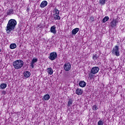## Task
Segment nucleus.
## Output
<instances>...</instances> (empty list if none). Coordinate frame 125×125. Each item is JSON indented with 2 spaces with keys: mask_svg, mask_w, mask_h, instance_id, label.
<instances>
[{
  "mask_svg": "<svg viewBox=\"0 0 125 125\" xmlns=\"http://www.w3.org/2000/svg\"><path fill=\"white\" fill-rule=\"evenodd\" d=\"M17 25V22L16 20L14 19H11L8 21V22L7 24L6 31L7 34H10L11 31H14L15 27Z\"/></svg>",
  "mask_w": 125,
  "mask_h": 125,
  "instance_id": "f257e3e1",
  "label": "nucleus"
},
{
  "mask_svg": "<svg viewBox=\"0 0 125 125\" xmlns=\"http://www.w3.org/2000/svg\"><path fill=\"white\" fill-rule=\"evenodd\" d=\"M24 62L21 60H18L14 61L13 63V66L16 70H19L23 67Z\"/></svg>",
  "mask_w": 125,
  "mask_h": 125,
  "instance_id": "f03ea898",
  "label": "nucleus"
},
{
  "mask_svg": "<svg viewBox=\"0 0 125 125\" xmlns=\"http://www.w3.org/2000/svg\"><path fill=\"white\" fill-rule=\"evenodd\" d=\"M111 52H112V55H115L117 57L120 56V48L119 47V46L115 45L113 47Z\"/></svg>",
  "mask_w": 125,
  "mask_h": 125,
  "instance_id": "7ed1b4c3",
  "label": "nucleus"
},
{
  "mask_svg": "<svg viewBox=\"0 0 125 125\" xmlns=\"http://www.w3.org/2000/svg\"><path fill=\"white\" fill-rule=\"evenodd\" d=\"M48 58L50 59V60H51V61L55 60L57 58V53H56V52H53L50 53Z\"/></svg>",
  "mask_w": 125,
  "mask_h": 125,
  "instance_id": "20e7f679",
  "label": "nucleus"
},
{
  "mask_svg": "<svg viewBox=\"0 0 125 125\" xmlns=\"http://www.w3.org/2000/svg\"><path fill=\"white\" fill-rule=\"evenodd\" d=\"M63 69L65 71H70L71 70V63L66 62L63 65Z\"/></svg>",
  "mask_w": 125,
  "mask_h": 125,
  "instance_id": "39448f33",
  "label": "nucleus"
},
{
  "mask_svg": "<svg viewBox=\"0 0 125 125\" xmlns=\"http://www.w3.org/2000/svg\"><path fill=\"white\" fill-rule=\"evenodd\" d=\"M99 71V67L97 66H95L92 67L91 70V73L93 75H95V74H97V73H98Z\"/></svg>",
  "mask_w": 125,
  "mask_h": 125,
  "instance_id": "423d86ee",
  "label": "nucleus"
},
{
  "mask_svg": "<svg viewBox=\"0 0 125 125\" xmlns=\"http://www.w3.org/2000/svg\"><path fill=\"white\" fill-rule=\"evenodd\" d=\"M118 23H119V21H117V19H114L110 23V26L112 27V28L116 27Z\"/></svg>",
  "mask_w": 125,
  "mask_h": 125,
  "instance_id": "0eeeda50",
  "label": "nucleus"
},
{
  "mask_svg": "<svg viewBox=\"0 0 125 125\" xmlns=\"http://www.w3.org/2000/svg\"><path fill=\"white\" fill-rule=\"evenodd\" d=\"M38 62V59L34 58L32 60L30 63V66L33 68H34L35 63H37Z\"/></svg>",
  "mask_w": 125,
  "mask_h": 125,
  "instance_id": "6e6552de",
  "label": "nucleus"
},
{
  "mask_svg": "<svg viewBox=\"0 0 125 125\" xmlns=\"http://www.w3.org/2000/svg\"><path fill=\"white\" fill-rule=\"evenodd\" d=\"M46 5H47V1L44 0L41 3L40 7H41V8H44Z\"/></svg>",
  "mask_w": 125,
  "mask_h": 125,
  "instance_id": "1a4fd4ad",
  "label": "nucleus"
},
{
  "mask_svg": "<svg viewBox=\"0 0 125 125\" xmlns=\"http://www.w3.org/2000/svg\"><path fill=\"white\" fill-rule=\"evenodd\" d=\"M83 90L82 89L78 88L76 90V94H77V95H82L83 94Z\"/></svg>",
  "mask_w": 125,
  "mask_h": 125,
  "instance_id": "9d476101",
  "label": "nucleus"
},
{
  "mask_svg": "<svg viewBox=\"0 0 125 125\" xmlns=\"http://www.w3.org/2000/svg\"><path fill=\"white\" fill-rule=\"evenodd\" d=\"M53 16L55 20H60L61 19V17L59 16V14H54Z\"/></svg>",
  "mask_w": 125,
  "mask_h": 125,
  "instance_id": "9b49d317",
  "label": "nucleus"
},
{
  "mask_svg": "<svg viewBox=\"0 0 125 125\" xmlns=\"http://www.w3.org/2000/svg\"><path fill=\"white\" fill-rule=\"evenodd\" d=\"M13 14H14V10L12 8L8 10L7 12V15H12Z\"/></svg>",
  "mask_w": 125,
  "mask_h": 125,
  "instance_id": "f8f14e48",
  "label": "nucleus"
},
{
  "mask_svg": "<svg viewBox=\"0 0 125 125\" xmlns=\"http://www.w3.org/2000/svg\"><path fill=\"white\" fill-rule=\"evenodd\" d=\"M50 32L53 34H56V27H55V25L51 27Z\"/></svg>",
  "mask_w": 125,
  "mask_h": 125,
  "instance_id": "ddd939ff",
  "label": "nucleus"
},
{
  "mask_svg": "<svg viewBox=\"0 0 125 125\" xmlns=\"http://www.w3.org/2000/svg\"><path fill=\"white\" fill-rule=\"evenodd\" d=\"M86 85V83L84 81H81L79 83V86L81 87H84Z\"/></svg>",
  "mask_w": 125,
  "mask_h": 125,
  "instance_id": "4468645a",
  "label": "nucleus"
},
{
  "mask_svg": "<svg viewBox=\"0 0 125 125\" xmlns=\"http://www.w3.org/2000/svg\"><path fill=\"white\" fill-rule=\"evenodd\" d=\"M50 98V96H49V95L47 94L43 96L42 98V100H43V101H44V100L45 101L49 100Z\"/></svg>",
  "mask_w": 125,
  "mask_h": 125,
  "instance_id": "2eb2a0df",
  "label": "nucleus"
},
{
  "mask_svg": "<svg viewBox=\"0 0 125 125\" xmlns=\"http://www.w3.org/2000/svg\"><path fill=\"white\" fill-rule=\"evenodd\" d=\"M80 31V28H76L72 30V35H76L78 32Z\"/></svg>",
  "mask_w": 125,
  "mask_h": 125,
  "instance_id": "dca6fc26",
  "label": "nucleus"
},
{
  "mask_svg": "<svg viewBox=\"0 0 125 125\" xmlns=\"http://www.w3.org/2000/svg\"><path fill=\"white\" fill-rule=\"evenodd\" d=\"M23 74L25 78H29L31 76V73L29 71H25Z\"/></svg>",
  "mask_w": 125,
  "mask_h": 125,
  "instance_id": "f3484780",
  "label": "nucleus"
},
{
  "mask_svg": "<svg viewBox=\"0 0 125 125\" xmlns=\"http://www.w3.org/2000/svg\"><path fill=\"white\" fill-rule=\"evenodd\" d=\"M47 73L49 75H52L53 74V69L51 67L48 68L47 69Z\"/></svg>",
  "mask_w": 125,
  "mask_h": 125,
  "instance_id": "a211bd4d",
  "label": "nucleus"
},
{
  "mask_svg": "<svg viewBox=\"0 0 125 125\" xmlns=\"http://www.w3.org/2000/svg\"><path fill=\"white\" fill-rule=\"evenodd\" d=\"M17 47V45L15 43H12L10 45V48L11 49H14Z\"/></svg>",
  "mask_w": 125,
  "mask_h": 125,
  "instance_id": "6ab92c4d",
  "label": "nucleus"
},
{
  "mask_svg": "<svg viewBox=\"0 0 125 125\" xmlns=\"http://www.w3.org/2000/svg\"><path fill=\"white\" fill-rule=\"evenodd\" d=\"M6 86H7V85L5 83H2L0 85V88H2V89H4L5 88H6Z\"/></svg>",
  "mask_w": 125,
  "mask_h": 125,
  "instance_id": "aec40b11",
  "label": "nucleus"
},
{
  "mask_svg": "<svg viewBox=\"0 0 125 125\" xmlns=\"http://www.w3.org/2000/svg\"><path fill=\"white\" fill-rule=\"evenodd\" d=\"M72 104H73V100L72 99H69V101L67 103V106L70 107Z\"/></svg>",
  "mask_w": 125,
  "mask_h": 125,
  "instance_id": "412c9836",
  "label": "nucleus"
},
{
  "mask_svg": "<svg viewBox=\"0 0 125 125\" xmlns=\"http://www.w3.org/2000/svg\"><path fill=\"white\" fill-rule=\"evenodd\" d=\"M109 20V17L105 16L102 20L103 23H105V22H107Z\"/></svg>",
  "mask_w": 125,
  "mask_h": 125,
  "instance_id": "4be33fe9",
  "label": "nucleus"
},
{
  "mask_svg": "<svg viewBox=\"0 0 125 125\" xmlns=\"http://www.w3.org/2000/svg\"><path fill=\"white\" fill-rule=\"evenodd\" d=\"M106 3V0H99V4L101 5H104Z\"/></svg>",
  "mask_w": 125,
  "mask_h": 125,
  "instance_id": "5701e85b",
  "label": "nucleus"
},
{
  "mask_svg": "<svg viewBox=\"0 0 125 125\" xmlns=\"http://www.w3.org/2000/svg\"><path fill=\"white\" fill-rule=\"evenodd\" d=\"M54 14H59V10L55 8L53 11Z\"/></svg>",
  "mask_w": 125,
  "mask_h": 125,
  "instance_id": "b1692460",
  "label": "nucleus"
},
{
  "mask_svg": "<svg viewBox=\"0 0 125 125\" xmlns=\"http://www.w3.org/2000/svg\"><path fill=\"white\" fill-rule=\"evenodd\" d=\"M98 125H103V121L100 120L98 122Z\"/></svg>",
  "mask_w": 125,
  "mask_h": 125,
  "instance_id": "393cba45",
  "label": "nucleus"
},
{
  "mask_svg": "<svg viewBox=\"0 0 125 125\" xmlns=\"http://www.w3.org/2000/svg\"><path fill=\"white\" fill-rule=\"evenodd\" d=\"M97 58H98V57L97 56V54L94 55L93 57V60H96V59H97Z\"/></svg>",
  "mask_w": 125,
  "mask_h": 125,
  "instance_id": "a878e982",
  "label": "nucleus"
},
{
  "mask_svg": "<svg viewBox=\"0 0 125 125\" xmlns=\"http://www.w3.org/2000/svg\"><path fill=\"white\" fill-rule=\"evenodd\" d=\"M97 109H98V108L97 107V106H96V105L93 106V110H94V111H96Z\"/></svg>",
  "mask_w": 125,
  "mask_h": 125,
  "instance_id": "bb28decb",
  "label": "nucleus"
},
{
  "mask_svg": "<svg viewBox=\"0 0 125 125\" xmlns=\"http://www.w3.org/2000/svg\"><path fill=\"white\" fill-rule=\"evenodd\" d=\"M1 93H2V94H3L4 95H5V94H6V91H2Z\"/></svg>",
  "mask_w": 125,
  "mask_h": 125,
  "instance_id": "cd10ccee",
  "label": "nucleus"
},
{
  "mask_svg": "<svg viewBox=\"0 0 125 125\" xmlns=\"http://www.w3.org/2000/svg\"><path fill=\"white\" fill-rule=\"evenodd\" d=\"M38 27H39V28H42V26L41 24H39V25H38Z\"/></svg>",
  "mask_w": 125,
  "mask_h": 125,
  "instance_id": "c85d7f7f",
  "label": "nucleus"
},
{
  "mask_svg": "<svg viewBox=\"0 0 125 125\" xmlns=\"http://www.w3.org/2000/svg\"><path fill=\"white\" fill-rule=\"evenodd\" d=\"M0 51H1V50H0Z\"/></svg>",
  "mask_w": 125,
  "mask_h": 125,
  "instance_id": "c756f323",
  "label": "nucleus"
}]
</instances>
